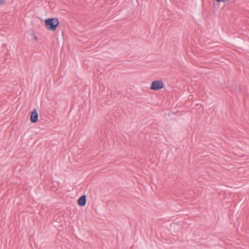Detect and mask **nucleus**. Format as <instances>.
Returning a JSON list of instances; mask_svg holds the SVG:
<instances>
[{"instance_id":"obj_7","label":"nucleus","mask_w":249,"mask_h":249,"mask_svg":"<svg viewBox=\"0 0 249 249\" xmlns=\"http://www.w3.org/2000/svg\"><path fill=\"white\" fill-rule=\"evenodd\" d=\"M5 2L4 0H0V5L4 4Z\"/></svg>"},{"instance_id":"obj_3","label":"nucleus","mask_w":249,"mask_h":249,"mask_svg":"<svg viewBox=\"0 0 249 249\" xmlns=\"http://www.w3.org/2000/svg\"><path fill=\"white\" fill-rule=\"evenodd\" d=\"M38 115L36 109L35 108L31 113L30 121L32 123H36L38 122Z\"/></svg>"},{"instance_id":"obj_5","label":"nucleus","mask_w":249,"mask_h":249,"mask_svg":"<svg viewBox=\"0 0 249 249\" xmlns=\"http://www.w3.org/2000/svg\"><path fill=\"white\" fill-rule=\"evenodd\" d=\"M54 219L58 222H61L62 221L61 217L57 214H56L54 217Z\"/></svg>"},{"instance_id":"obj_2","label":"nucleus","mask_w":249,"mask_h":249,"mask_svg":"<svg viewBox=\"0 0 249 249\" xmlns=\"http://www.w3.org/2000/svg\"><path fill=\"white\" fill-rule=\"evenodd\" d=\"M163 88V83L161 80H156L152 82L150 89L154 90H158Z\"/></svg>"},{"instance_id":"obj_1","label":"nucleus","mask_w":249,"mask_h":249,"mask_svg":"<svg viewBox=\"0 0 249 249\" xmlns=\"http://www.w3.org/2000/svg\"><path fill=\"white\" fill-rule=\"evenodd\" d=\"M45 24L50 31H55L59 25V22L57 18H48L45 20Z\"/></svg>"},{"instance_id":"obj_6","label":"nucleus","mask_w":249,"mask_h":249,"mask_svg":"<svg viewBox=\"0 0 249 249\" xmlns=\"http://www.w3.org/2000/svg\"><path fill=\"white\" fill-rule=\"evenodd\" d=\"M216 1H218V2H227L229 0H215Z\"/></svg>"},{"instance_id":"obj_10","label":"nucleus","mask_w":249,"mask_h":249,"mask_svg":"<svg viewBox=\"0 0 249 249\" xmlns=\"http://www.w3.org/2000/svg\"><path fill=\"white\" fill-rule=\"evenodd\" d=\"M62 52V47L61 48V50H60V53H61Z\"/></svg>"},{"instance_id":"obj_8","label":"nucleus","mask_w":249,"mask_h":249,"mask_svg":"<svg viewBox=\"0 0 249 249\" xmlns=\"http://www.w3.org/2000/svg\"><path fill=\"white\" fill-rule=\"evenodd\" d=\"M59 233H60V232H59L58 233V235H57V238H58V239H59V236H61V235L59 234Z\"/></svg>"},{"instance_id":"obj_9","label":"nucleus","mask_w":249,"mask_h":249,"mask_svg":"<svg viewBox=\"0 0 249 249\" xmlns=\"http://www.w3.org/2000/svg\"><path fill=\"white\" fill-rule=\"evenodd\" d=\"M34 38L36 39V40H37V37H36V36H35L34 37Z\"/></svg>"},{"instance_id":"obj_4","label":"nucleus","mask_w":249,"mask_h":249,"mask_svg":"<svg viewBox=\"0 0 249 249\" xmlns=\"http://www.w3.org/2000/svg\"><path fill=\"white\" fill-rule=\"evenodd\" d=\"M78 204L80 206H84L86 204V196H82L77 200Z\"/></svg>"}]
</instances>
